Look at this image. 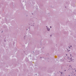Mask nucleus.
I'll list each match as a JSON object with an SVG mask.
<instances>
[{
	"instance_id": "obj_2",
	"label": "nucleus",
	"mask_w": 76,
	"mask_h": 76,
	"mask_svg": "<svg viewBox=\"0 0 76 76\" xmlns=\"http://www.w3.org/2000/svg\"><path fill=\"white\" fill-rule=\"evenodd\" d=\"M50 28H51V26H50Z\"/></svg>"
},
{
	"instance_id": "obj_1",
	"label": "nucleus",
	"mask_w": 76,
	"mask_h": 76,
	"mask_svg": "<svg viewBox=\"0 0 76 76\" xmlns=\"http://www.w3.org/2000/svg\"><path fill=\"white\" fill-rule=\"evenodd\" d=\"M48 31H50V29H48Z\"/></svg>"
}]
</instances>
